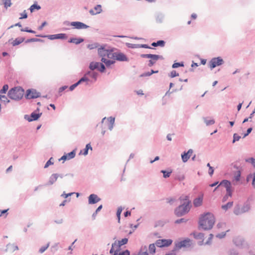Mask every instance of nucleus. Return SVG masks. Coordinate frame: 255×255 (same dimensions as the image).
I'll return each instance as SVG.
<instances>
[{
  "label": "nucleus",
  "mask_w": 255,
  "mask_h": 255,
  "mask_svg": "<svg viewBox=\"0 0 255 255\" xmlns=\"http://www.w3.org/2000/svg\"><path fill=\"white\" fill-rule=\"evenodd\" d=\"M126 45L128 48H139V44H132V43H127Z\"/></svg>",
  "instance_id": "obj_43"
},
{
  "label": "nucleus",
  "mask_w": 255,
  "mask_h": 255,
  "mask_svg": "<svg viewBox=\"0 0 255 255\" xmlns=\"http://www.w3.org/2000/svg\"><path fill=\"white\" fill-rule=\"evenodd\" d=\"M172 242L171 239H159L155 242V245L157 247L162 248L169 247Z\"/></svg>",
  "instance_id": "obj_11"
},
{
  "label": "nucleus",
  "mask_w": 255,
  "mask_h": 255,
  "mask_svg": "<svg viewBox=\"0 0 255 255\" xmlns=\"http://www.w3.org/2000/svg\"><path fill=\"white\" fill-rule=\"evenodd\" d=\"M98 75V73L95 72H92L90 77H91L92 78H94L95 80H96Z\"/></svg>",
  "instance_id": "obj_63"
},
{
  "label": "nucleus",
  "mask_w": 255,
  "mask_h": 255,
  "mask_svg": "<svg viewBox=\"0 0 255 255\" xmlns=\"http://www.w3.org/2000/svg\"><path fill=\"white\" fill-rule=\"evenodd\" d=\"M58 178V173H53L49 177L48 182L45 185H51L53 184Z\"/></svg>",
  "instance_id": "obj_17"
},
{
  "label": "nucleus",
  "mask_w": 255,
  "mask_h": 255,
  "mask_svg": "<svg viewBox=\"0 0 255 255\" xmlns=\"http://www.w3.org/2000/svg\"><path fill=\"white\" fill-rule=\"evenodd\" d=\"M179 200L182 203L174 209V213L177 217H182L187 214L190 210L191 205V201L188 196H181Z\"/></svg>",
  "instance_id": "obj_3"
},
{
  "label": "nucleus",
  "mask_w": 255,
  "mask_h": 255,
  "mask_svg": "<svg viewBox=\"0 0 255 255\" xmlns=\"http://www.w3.org/2000/svg\"><path fill=\"white\" fill-rule=\"evenodd\" d=\"M164 18V15L162 13H157L155 16L156 22L158 23L163 22Z\"/></svg>",
  "instance_id": "obj_24"
},
{
  "label": "nucleus",
  "mask_w": 255,
  "mask_h": 255,
  "mask_svg": "<svg viewBox=\"0 0 255 255\" xmlns=\"http://www.w3.org/2000/svg\"><path fill=\"white\" fill-rule=\"evenodd\" d=\"M213 237H214L213 234H210L209 235V238H208V240L206 241V242L205 243V245H211V241H212V239H213Z\"/></svg>",
  "instance_id": "obj_50"
},
{
  "label": "nucleus",
  "mask_w": 255,
  "mask_h": 255,
  "mask_svg": "<svg viewBox=\"0 0 255 255\" xmlns=\"http://www.w3.org/2000/svg\"><path fill=\"white\" fill-rule=\"evenodd\" d=\"M98 65H89V69L92 72H94L95 70H97Z\"/></svg>",
  "instance_id": "obj_57"
},
{
  "label": "nucleus",
  "mask_w": 255,
  "mask_h": 255,
  "mask_svg": "<svg viewBox=\"0 0 255 255\" xmlns=\"http://www.w3.org/2000/svg\"><path fill=\"white\" fill-rule=\"evenodd\" d=\"M233 205V202H229L225 205H223L221 207L222 209L224 210H227L229 208H231Z\"/></svg>",
  "instance_id": "obj_34"
},
{
  "label": "nucleus",
  "mask_w": 255,
  "mask_h": 255,
  "mask_svg": "<svg viewBox=\"0 0 255 255\" xmlns=\"http://www.w3.org/2000/svg\"><path fill=\"white\" fill-rule=\"evenodd\" d=\"M94 9L97 11L96 13H100L102 11L101 5L97 4L94 7Z\"/></svg>",
  "instance_id": "obj_47"
},
{
  "label": "nucleus",
  "mask_w": 255,
  "mask_h": 255,
  "mask_svg": "<svg viewBox=\"0 0 255 255\" xmlns=\"http://www.w3.org/2000/svg\"><path fill=\"white\" fill-rule=\"evenodd\" d=\"M49 243H48L46 246L41 247L39 249L38 252L40 254H42L47 250V249L49 247Z\"/></svg>",
  "instance_id": "obj_45"
},
{
  "label": "nucleus",
  "mask_w": 255,
  "mask_h": 255,
  "mask_svg": "<svg viewBox=\"0 0 255 255\" xmlns=\"http://www.w3.org/2000/svg\"><path fill=\"white\" fill-rule=\"evenodd\" d=\"M89 81H90V79L87 77H86V75H84L83 77L80 78L76 83L78 85H79L83 82H86V85H87L88 84V82Z\"/></svg>",
  "instance_id": "obj_30"
},
{
  "label": "nucleus",
  "mask_w": 255,
  "mask_h": 255,
  "mask_svg": "<svg viewBox=\"0 0 255 255\" xmlns=\"http://www.w3.org/2000/svg\"><path fill=\"white\" fill-rule=\"evenodd\" d=\"M74 193L73 192H71V193H68V194H66L65 193V192H64L63 193V194L61 195V196L65 198H68V197L71 196L72 194H73Z\"/></svg>",
  "instance_id": "obj_61"
},
{
  "label": "nucleus",
  "mask_w": 255,
  "mask_h": 255,
  "mask_svg": "<svg viewBox=\"0 0 255 255\" xmlns=\"http://www.w3.org/2000/svg\"><path fill=\"white\" fill-rule=\"evenodd\" d=\"M185 179V176L183 174H177L175 176V179L178 181H183Z\"/></svg>",
  "instance_id": "obj_44"
},
{
  "label": "nucleus",
  "mask_w": 255,
  "mask_h": 255,
  "mask_svg": "<svg viewBox=\"0 0 255 255\" xmlns=\"http://www.w3.org/2000/svg\"><path fill=\"white\" fill-rule=\"evenodd\" d=\"M191 240L189 238H186L180 242H175L173 251H177L182 248H189L191 246Z\"/></svg>",
  "instance_id": "obj_6"
},
{
  "label": "nucleus",
  "mask_w": 255,
  "mask_h": 255,
  "mask_svg": "<svg viewBox=\"0 0 255 255\" xmlns=\"http://www.w3.org/2000/svg\"><path fill=\"white\" fill-rule=\"evenodd\" d=\"M21 17L19 18V19H25L27 18V14L26 12V10H24L22 13H20Z\"/></svg>",
  "instance_id": "obj_56"
},
{
  "label": "nucleus",
  "mask_w": 255,
  "mask_h": 255,
  "mask_svg": "<svg viewBox=\"0 0 255 255\" xmlns=\"http://www.w3.org/2000/svg\"><path fill=\"white\" fill-rule=\"evenodd\" d=\"M53 158L52 157H50V159L45 163V164L44 166V168H46L49 165H53L54 164V162L53 161Z\"/></svg>",
  "instance_id": "obj_41"
},
{
  "label": "nucleus",
  "mask_w": 255,
  "mask_h": 255,
  "mask_svg": "<svg viewBox=\"0 0 255 255\" xmlns=\"http://www.w3.org/2000/svg\"><path fill=\"white\" fill-rule=\"evenodd\" d=\"M2 0L3 1L4 7L5 8H7L8 7H10L12 4L10 0Z\"/></svg>",
  "instance_id": "obj_42"
},
{
  "label": "nucleus",
  "mask_w": 255,
  "mask_h": 255,
  "mask_svg": "<svg viewBox=\"0 0 255 255\" xmlns=\"http://www.w3.org/2000/svg\"><path fill=\"white\" fill-rule=\"evenodd\" d=\"M97 70L101 73L105 72L106 69L113 68V65H98Z\"/></svg>",
  "instance_id": "obj_20"
},
{
  "label": "nucleus",
  "mask_w": 255,
  "mask_h": 255,
  "mask_svg": "<svg viewBox=\"0 0 255 255\" xmlns=\"http://www.w3.org/2000/svg\"><path fill=\"white\" fill-rule=\"evenodd\" d=\"M160 172H161V173H163V177L164 178H167L170 176L172 171V170H170L169 171L165 170H161Z\"/></svg>",
  "instance_id": "obj_35"
},
{
  "label": "nucleus",
  "mask_w": 255,
  "mask_h": 255,
  "mask_svg": "<svg viewBox=\"0 0 255 255\" xmlns=\"http://www.w3.org/2000/svg\"><path fill=\"white\" fill-rule=\"evenodd\" d=\"M187 221L188 220L185 218H180L175 220L174 223L176 224H179L182 223H186Z\"/></svg>",
  "instance_id": "obj_48"
},
{
  "label": "nucleus",
  "mask_w": 255,
  "mask_h": 255,
  "mask_svg": "<svg viewBox=\"0 0 255 255\" xmlns=\"http://www.w3.org/2000/svg\"><path fill=\"white\" fill-rule=\"evenodd\" d=\"M8 210H9L8 209L2 210H0V217L3 215L4 214H5L4 217H6L7 215V212L8 211Z\"/></svg>",
  "instance_id": "obj_59"
},
{
  "label": "nucleus",
  "mask_w": 255,
  "mask_h": 255,
  "mask_svg": "<svg viewBox=\"0 0 255 255\" xmlns=\"http://www.w3.org/2000/svg\"><path fill=\"white\" fill-rule=\"evenodd\" d=\"M250 209V205L248 202H245L242 207L239 205H236L234 209V213L236 215H240L248 212Z\"/></svg>",
  "instance_id": "obj_7"
},
{
  "label": "nucleus",
  "mask_w": 255,
  "mask_h": 255,
  "mask_svg": "<svg viewBox=\"0 0 255 255\" xmlns=\"http://www.w3.org/2000/svg\"><path fill=\"white\" fill-rule=\"evenodd\" d=\"M36 36L42 37V38H48L49 39L53 40L55 39H66L68 38V36L66 33H58L56 34H51V35H43V34H38L36 35Z\"/></svg>",
  "instance_id": "obj_8"
},
{
  "label": "nucleus",
  "mask_w": 255,
  "mask_h": 255,
  "mask_svg": "<svg viewBox=\"0 0 255 255\" xmlns=\"http://www.w3.org/2000/svg\"><path fill=\"white\" fill-rule=\"evenodd\" d=\"M100 46L99 43L97 42H95L92 44H88L87 45V48L90 50H92L95 48H98Z\"/></svg>",
  "instance_id": "obj_38"
},
{
  "label": "nucleus",
  "mask_w": 255,
  "mask_h": 255,
  "mask_svg": "<svg viewBox=\"0 0 255 255\" xmlns=\"http://www.w3.org/2000/svg\"><path fill=\"white\" fill-rule=\"evenodd\" d=\"M226 235V232H222L221 233L218 234L216 235V237L219 239H223L225 238V237Z\"/></svg>",
  "instance_id": "obj_54"
},
{
  "label": "nucleus",
  "mask_w": 255,
  "mask_h": 255,
  "mask_svg": "<svg viewBox=\"0 0 255 255\" xmlns=\"http://www.w3.org/2000/svg\"><path fill=\"white\" fill-rule=\"evenodd\" d=\"M42 114V113H36V112H33L30 115H25L24 116V119L29 122H31L38 120L41 116Z\"/></svg>",
  "instance_id": "obj_12"
},
{
  "label": "nucleus",
  "mask_w": 255,
  "mask_h": 255,
  "mask_svg": "<svg viewBox=\"0 0 255 255\" xmlns=\"http://www.w3.org/2000/svg\"><path fill=\"white\" fill-rule=\"evenodd\" d=\"M32 42H44V40L42 39H39L36 38H31L30 39H27L25 42L26 43Z\"/></svg>",
  "instance_id": "obj_33"
},
{
  "label": "nucleus",
  "mask_w": 255,
  "mask_h": 255,
  "mask_svg": "<svg viewBox=\"0 0 255 255\" xmlns=\"http://www.w3.org/2000/svg\"><path fill=\"white\" fill-rule=\"evenodd\" d=\"M241 173L240 171H237V174L235 176V180L236 181H239L241 179Z\"/></svg>",
  "instance_id": "obj_53"
},
{
  "label": "nucleus",
  "mask_w": 255,
  "mask_h": 255,
  "mask_svg": "<svg viewBox=\"0 0 255 255\" xmlns=\"http://www.w3.org/2000/svg\"><path fill=\"white\" fill-rule=\"evenodd\" d=\"M253 176V180L252 182V184L254 188H255V172L252 174Z\"/></svg>",
  "instance_id": "obj_64"
},
{
  "label": "nucleus",
  "mask_w": 255,
  "mask_h": 255,
  "mask_svg": "<svg viewBox=\"0 0 255 255\" xmlns=\"http://www.w3.org/2000/svg\"><path fill=\"white\" fill-rule=\"evenodd\" d=\"M241 138V136L239 135L237 133H234L233 135V143H235L236 141H238Z\"/></svg>",
  "instance_id": "obj_49"
},
{
  "label": "nucleus",
  "mask_w": 255,
  "mask_h": 255,
  "mask_svg": "<svg viewBox=\"0 0 255 255\" xmlns=\"http://www.w3.org/2000/svg\"><path fill=\"white\" fill-rule=\"evenodd\" d=\"M130 251L128 250H126L121 252H119V255H130Z\"/></svg>",
  "instance_id": "obj_51"
},
{
  "label": "nucleus",
  "mask_w": 255,
  "mask_h": 255,
  "mask_svg": "<svg viewBox=\"0 0 255 255\" xmlns=\"http://www.w3.org/2000/svg\"><path fill=\"white\" fill-rule=\"evenodd\" d=\"M9 246H11L12 248V252H13L14 251H15L16 250H18V246L16 245H14V244H11L9 243L6 245L7 248H8Z\"/></svg>",
  "instance_id": "obj_52"
},
{
  "label": "nucleus",
  "mask_w": 255,
  "mask_h": 255,
  "mask_svg": "<svg viewBox=\"0 0 255 255\" xmlns=\"http://www.w3.org/2000/svg\"><path fill=\"white\" fill-rule=\"evenodd\" d=\"M76 149L73 150L72 151L68 153H65V155H67V158L68 160H70L75 157L76 155Z\"/></svg>",
  "instance_id": "obj_31"
},
{
  "label": "nucleus",
  "mask_w": 255,
  "mask_h": 255,
  "mask_svg": "<svg viewBox=\"0 0 255 255\" xmlns=\"http://www.w3.org/2000/svg\"><path fill=\"white\" fill-rule=\"evenodd\" d=\"M107 120L109 122V124L108 125V129L110 131H111L113 130L114 127V124H115V118L113 117L112 116H111V117L108 118Z\"/></svg>",
  "instance_id": "obj_21"
},
{
  "label": "nucleus",
  "mask_w": 255,
  "mask_h": 255,
  "mask_svg": "<svg viewBox=\"0 0 255 255\" xmlns=\"http://www.w3.org/2000/svg\"><path fill=\"white\" fill-rule=\"evenodd\" d=\"M41 9V6L37 4L36 2H34L29 7V9L31 12H33L34 10H38Z\"/></svg>",
  "instance_id": "obj_29"
},
{
  "label": "nucleus",
  "mask_w": 255,
  "mask_h": 255,
  "mask_svg": "<svg viewBox=\"0 0 255 255\" xmlns=\"http://www.w3.org/2000/svg\"><path fill=\"white\" fill-rule=\"evenodd\" d=\"M203 200V195H201L193 200V205L195 207H198L202 205Z\"/></svg>",
  "instance_id": "obj_16"
},
{
  "label": "nucleus",
  "mask_w": 255,
  "mask_h": 255,
  "mask_svg": "<svg viewBox=\"0 0 255 255\" xmlns=\"http://www.w3.org/2000/svg\"><path fill=\"white\" fill-rule=\"evenodd\" d=\"M203 119H204V122L205 123L206 126H207L212 125L215 123V121L213 119L210 120H208L207 118H203Z\"/></svg>",
  "instance_id": "obj_40"
},
{
  "label": "nucleus",
  "mask_w": 255,
  "mask_h": 255,
  "mask_svg": "<svg viewBox=\"0 0 255 255\" xmlns=\"http://www.w3.org/2000/svg\"><path fill=\"white\" fill-rule=\"evenodd\" d=\"M193 237L196 239H202L203 240L204 237V234L202 233H196L194 232L192 233Z\"/></svg>",
  "instance_id": "obj_32"
},
{
  "label": "nucleus",
  "mask_w": 255,
  "mask_h": 255,
  "mask_svg": "<svg viewBox=\"0 0 255 255\" xmlns=\"http://www.w3.org/2000/svg\"><path fill=\"white\" fill-rule=\"evenodd\" d=\"M88 203L89 204H95L100 201H101V198L98 197V196L95 194H91L88 197Z\"/></svg>",
  "instance_id": "obj_14"
},
{
  "label": "nucleus",
  "mask_w": 255,
  "mask_h": 255,
  "mask_svg": "<svg viewBox=\"0 0 255 255\" xmlns=\"http://www.w3.org/2000/svg\"><path fill=\"white\" fill-rule=\"evenodd\" d=\"M253 128H249L247 129L246 133H245L244 135L243 138L246 137L247 136H248L252 131Z\"/></svg>",
  "instance_id": "obj_60"
},
{
  "label": "nucleus",
  "mask_w": 255,
  "mask_h": 255,
  "mask_svg": "<svg viewBox=\"0 0 255 255\" xmlns=\"http://www.w3.org/2000/svg\"><path fill=\"white\" fill-rule=\"evenodd\" d=\"M8 89V86L7 84H5L3 86L1 89L0 90V93L5 94L7 92Z\"/></svg>",
  "instance_id": "obj_46"
},
{
  "label": "nucleus",
  "mask_w": 255,
  "mask_h": 255,
  "mask_svg": "<svg viewBox=\"0 0 255 255\" xmlns=\"http://www.w3.org/2000/svg\"><path fill=\"white\" fill-rule=\"evenodd\" d=\"M224 62L221 57L213 58L208 63V64H223Z\"/></svg>",
  "instance_id": "obj_19"
},
{
  "label": "nucleus",
  "mask_w": 255,
  "mask_h": 255,
  "mask_svg": "<svg viewBox=\"0 0 255 255\" xmlns=\"http://www.w3.org/2000/svg\"><path fill=\"white\" fill-rule=\"evenodd\" d=\"M24 93V89L20 87H15L11 88L7 93V96L9 98L15 101H19L23 97Z\"/></svg>",
  "instance_id": "obj_4"
},
{
  "label": "nucleus",
  "mask_w": 255,
  "mask_h": 255,
  "mask_svg": "<svg viewBox=\"0 0 255 255\" xmlns=\"http://www.w3.org/2000/svg\"><path fill=\"white\" fill-rule=\"evenodd\" d=\"M179 74L178 73H177V72L175 71V70H172L171 72H170V76L171 77V78H174L176 76H178Z\"/></svg>",
  "instance_id": "obj_58"
},
{
  "label": "nucleus",
  "mask_w": 255,
  "mask_h": 255,
  "mask_svg": "<svg viewBox=\"0 0 255 255\" xmlns=\"http://www.w3.org/2000/svg\"><path fill=\"white\" fill-rule=\"evenodd\" d=\"M84 39L81 37H71L68 40L69 43H75L76 45L79 44L84 41Z\"/></svg>",
  "instance_id": "obj_18"
},
{
  "label": "nucleus",
  "mask_w": 255,
  "mask_h": 255,
  "mask_svg": "<svg viewBox=\"0 0 255 255\" xmlns=\"http://www.w3.org/2000/svg\"><path fill=\"white\" fill-rule=\"evenodd\" d=\"M89 149L92 150V147L91 146L90 143H88L86 145L85 148L83 150H81L79 152V155L83 154L85 156L87 155L88 154Z\"/></svg>",
  "instance_id": "obj_22"
},
{
  "label": "nucleus",
  "mask_w": 255,
  "mask_h": 255,
  "mask_svg": "<svg viewBox=\"0 0 255 255\" xmlns=\"http://www.w3.org/2000/svg\"><path fill=\"white\" fill-rule=\"evenodd\" d=\"M41 94L34 89H29L26 91L25 98L26 99H33L40 97Z\"/></svg>",
  "instance_id": "obj_9"
},
{
  "label": "nucleus",
  "mask_w": 255,
  "mask_h": 255,
  "mask_svg": "<svg viewBox=\"0 0 255 255\" xmlns=\"http://www.w3.org/2000/svg\"><path fill=\"white\" fill-rule=\"evenodd\" d=\"M25 40V38L23 37H19L15 39L13 41V42H11V44L13 46H17L20 44H21L22 42H23Z\"/></svg>",
  "instance_id": "obj_23"
},
{
  "label": "nucleus",
  "mask_w": 255,
  "mask_h": 255,
  "mask_svg": "<svg viewBox=\"0 0 255 255\" xmlns=\"http://www.w3.org/2000/svg\"><path fill=\"white\" fill-rule=\"evenodd\" d=\"M71 24L74 28L77 29H86L89 27V25L81 21H72Z\"/></svg>",
  "instance_id": "obj_13"
},
{
  "label": "nucleus",
  "mask_w": 255,
  "mask_h": 255,
  "mask_svg": "<svg viewBox=\"0 0 255 255\" xmlns=\"http://www.w3.org/2000/svg\"><path fill=\"white\" fill-rule=\"evenodd\" d=\"M155 244H151L149 245L148 250L149 252L151 254H154L156 252V248L155 246Z\"/></svg>",
  "instance_id": "obj_37"
},
{
  "label": "nucleus",
  "mask_w": 255,
  "mask_h": 255,
  "mask_svg": "<svg viewBox=\"0 0 255 255\" xmlns=\"http://www.w3.org/2000/svg\"><path fill=\"white\" fill-rule=\"evenodd\" d=\"M123 210V208H122V207L121 206V207H118L116 215H117V217L119 223H120V222L121 214V213H122Z\"/></svg>",
  "instance_id": "obj_39"
},
{
  "label": "nucleus",
  "mask_w": 255,
  "mask_h": 255,
  "mask_svg": "<svg viewBox=\"0 0 255 255\" xmlns=\"http://www.w3.org/2000/svg\"><path fill=\"white\" fill-rule=\"evenodd\" d=\"M246 162H250L253 165L254 164V162H255V159L253 157H250L249 158L246 159Z\"/></svg>",
  "instance_id": "obj_55"
},
{
  "label": "nucleus",
  "mask_w": 255,
  "mask_h": 255,
  "mask_svg": "<svg viewBox=\"0 0 255 255\" xmlns=\"http://www.w3.org/2000/svg\"><path fill=\"white\" fill-rule=\"evenodd\" d=\"M117 249L121 251V247L123 245L127 244L128 242V239L125 238L122 239L121 241H118Z\"/></svg>",
  "instance_id": "obj_27"
},
{
  "label": "nucleus",
  "mask_w": 255,
  "mask_h": 255,
  "mask_svg": "<svg viewBox=\"0 0 255 255\" xmlns=\"http://www.w3.org/2000/svg\"><path fill=\"white\" fill-rule=\"evenodd\" d=\"M193 152V150L192 149H190L187 152L184 151L181 154L182 160L184 163L186 162L190 158L191 154Z\"/></svg>",
  "instance_id": "obj_15"
},
{
  "label": "nucleus",
  "mask_w": 255,
  "mask_h": 255,
  "mask_svg": "<svg viewBox=\"0 0 255 255\" xmlns=\"http://www.w3.org/2000/svg\"><path fill=\"white\" fill-rule=\"evenodd\" d=\"M165 45V41L163 40H159L156 42H153L151 43V45L153 47H164Z\"/></svg>",
  "instance_id": "obj_25"
},
{
  "label": "nucleus",
  "mask_w": 255,
  "mask_h": 255,
  "mask_svg": "<svg viewBox=\"0 0 255 255\" xmlns=\"http://www.w3.org/2000/svg\"><path fill=\"white\" fill-rule=\"evenodd\" d=\"M149 59H151L155 63L158 60H163L164 58L162 55L151 54Z\"/></svg>",
  "instance_id": "obj_28"
},
{
  "label": "nucleus",
  "mask_w": 255,
  "mask_h": 255,
  "mask_svg": "<svg viewBox=\"0 0 255 255\" xmlns=\"http://www.w3.org/2000/svg\"><path fill=\"white\" fill-rule=\"evenodd\" d=\"M0 100L5 105L10 102V101L8 99L7 96L5 95H0Z\"/></svg>",
  "instance_id": "obj_36"
},
{
  "label": "nucleus",
  "mask_w": 255,
  "mask_h": 255,
  "mask_svg": "<svg viewBox=\"0 0 255 255\" xmlns=\"http://www.w3.org/2000/svg\"><path fill=\"white\" fill-rule=\"evenodd\" d=\"M78 86H79L77 83L76 82L75 83H74V84H72V85H71L70 87H69V90L70 91H73L75 88H76Z\"/></svg>",
  "instance_id": "obj_62"
},
{
  "label": "nucleus",
  "mask_w": 255,
  "mask_h": 255,
  "mask_svg": "<svg viewBox=\"0 0 255 255\" xmlns=\"http://www.w3.org/2000/svg\"><path fill=\"white\" fill-rule=\"evenodd\" d=\"M215 222L214 215L207 212L201 215L198 222L199 230L209 231L212 229Z\"/></svg>",
  "instance_id": "obj_2"
},
{
  "label": "nucleus",
  "mask_w": 255,
  "mask_h": 255,
  "mask_svg": "<svg viewBox=\"0 0 255 255\" xmlns=\"http://www.w3.org/2000/svg\"><path fill=\"white\" fill-rule=\"evenodd\" d=\"M106 46H107V45L103 44L101 45L100 47L98 49V53L99 56L101 57L102 63L99 62L92 61L89 64H103V63H104V64L113 63L111 60H110V59L106 58L107 57V48H106Z\"/></svg>",
  "instance_id": "obj_5"
},
{
  "label": "nucleus",
  "mask_w": 255,
  "mask_h": 255,
  "mask_svg": "<svg viewBox=\"0 0 255 255\" xmlns=\"http://www.w3.org/2000/svg\"><path fill=\"white\" fill-rule=\"evenodd\" d=\"M106 53L107 57L110 59V60L113 63V64H115L117 61L129 62V58L127 55L117 48L109 47L107 49Z\"/></svg>",
  "instance_id": "obj_1"
},
{
  "label": "nucleus",
  "mask_w": 255,
  "mask_h": 255,
  "mask_svg": "<svg viewBox=\"0 0 255 255\" xmlns=\"http://www.w3.org/2000/svg\"><path fill=\"white\" fill-rule=\"evenodd\" d=\"M223 186L225 187L226 190V194L230 197L232 196L233 190L232 189V185L231 182L226 179H224L219 184V186Z\"/></svg>",
  "instance_id": "obj_10"
},
{
  "label": "nucleus",
  "mask_w": 255,
  "mask_h": 255,
  "mask_svg": "<svg viewBox=\"0 0 255 255\" xmlns=\"http://www.w3.org/2000/svg\"><path fill=\"white\" fill-rule=\"evenodd\" d=\"M158 72V71L157 70L154 71L153 70H151L150 71L145 72L141 73V74L139 75V77L142 78V77H149L150 75H151L152 74L157 73Z\"/></svg>",
  "instance_id": "obj_26"
}]
</instances>
